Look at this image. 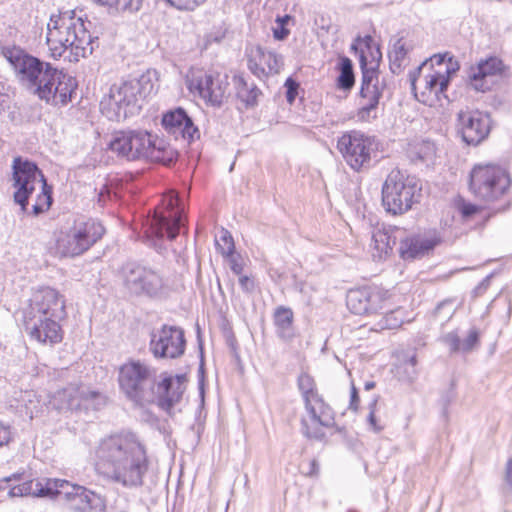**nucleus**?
I'll list each match as a JSON object with an SVG mask.
<instances>
[{
  "label": "nucleus",
  "instance_id": "1",
  "mask_svg": "<svg viewBox=\"0 0 512 512\" xmlns=\"http://www.w3.org/2000/svg\"><path fill=\"white\" fill-rule=\"evenodd\" d=\"M96 456L102 477L126 489L139 488L149 469L147 448L132 432L110 435L101 440Z\"/></svg>",
  "mask_w": 512,
  "mask_h": 512
},
{
  "label": "nucleus",
  "instance_id": "2",
  "mask_svg": "<svg viewBox=\"0 0 512 512\" xmlns=\"http://www.w3.org/2000/svg\"><path fill=\"white\" fill-rule=\"evenodd\" d=\"M93 43L84 20L76 16L75 11L51 15L47 24L46 44L52 58H61L68 50L76 58L86 57L92 54Z\"/></svg>",
  "mask_w": 512,
  "mask_h": 512
},
{
  "label": "nucleus",
  "instance_id": "3",
  "mask_svg": "<svg viewBox=\"0 0 512 512\" xmlns=\"http://www.w3.org/2000/svg\"><path fill=\"white\" fill-rule=\"evenodd\" d=\"M459 69L458 60L449 53L431 56L409 74L415 98L428 106H434L441 97L447 98L445 92L451 77Z\"/></svg>",
  "mask_w": 512,
  "mask_h": 512
},
{
  "label": "nucleus",
  "instance_id": "4",
  "mask_svg": "<svg viewBox=\"0 0 512 512\" xmlns=\"http://www.w3.org/2000/svg\"><path fill=\"white\" fill-rule=\"evenodd\" d=\"M154 92V83L149 74L115 83L100 102L101 113L107 119L119 122L138 114L143 100Z\"/></svg>",
  "mask_w": 512,
  "mask_h": 512
},
{
  "label": "nucleus",
  "instance_id": "5",
  "mask_svg": "<svg viewBox=\"0 0 512 512\" xmlns=\"http://www.w3.org/2000/svg\"><path fill=\"white\" fill-rule=\"evenodd\" d=\"M184 225V209L180 206V199L177 194L169 193L163 197L161 206L155 208L151 216L144 218L142 229L147 241L156 246V242L165 236L174 240Z\"/></svg>",
  "mask_w": 512,
  "mask_h": 512
},
{
  "label": "nucleus",
  "instance_id": "6",
  "mask_svg": "<svg viewBox=\"0 0 512 512\" xmlns=\"http://www.w3.org/2000/svg\"><path fill=\"white\" fill-rule=\"evenodd\" d=\"M118 382L125 396L138 406L155 399V370L139 360H130L119 368Z\"/></svg>",
  "mask_w": 512,
  "mask_h": 512
},
{
  "label": "nucleus",
  "instance_id": "7",
  "mask_svg": "<svg viewBox=\"0 0 512 512\" xmlns=\"http://www.w3.org/2000/svg\"><path fill=\"white\" fill-rule=\"evenodd\" d=\"M421 187L414 177L393 169L382 187V203L386 211L393 215L403 214L419 201Z\"/></svg>",
  "mask_w": 512,
  "mask_h": 512
},
{
  "label": "nucleus",
  "instance_id": "8",
  "mask_svg": "<svg viewBox=\"0 0 512 512\" xmlns=\"http://www.w3.org/2000/svg\"><path fill=\"white\" fill-rule=\"evenodd\" d=\"M119 277L125 293L131 297L158 299L166 294V284L160 273L139 263L124 264Z\"/></svg>",
  "mask_w": 512,
  "mask_h": 512
},
{
  "label": "nucleus",
  "instance_id": "9",
  "mask_svg": "<svg viewBox=\"0 0 512 512\" xmlns=\"http://www.w3.org/2000/svg\"><path fill=\"white\" fill-rule=\"evenodd\" d=\"M105 233L103 225L93 219L76 220L56 240L57 253L63 257H76L89 250Z\"/></svg>",
  "mask_w": 512,
  "mask_h": 512
},
{
  "label": "nucleus",
  "instance_id": "10",
  "mask_svg": "<svg viewBox=\"0 0 512 512\" xmlns=\"http://www.w3.org/2000/svg\"><path fill=\"white\" fill-rule=\"evenodd\" d=\"M510 177L498 165L478 164L469 177V189L473 195L485 202H493L504 196L510 187Z\"/></svg>",
  "mask_w": 512,
  "mask_h": 512
},
{
  "label": "nucleus",
  "instance_id": "11",
  "mask_svg": "<svg viewBox=\"0 0 512 512\" xmlns=\"http://www.w3.org/2000/svg\"><path fill=\"white\" fill-rule=\"evenodd\" d=\"M359 62L362 78L356 116L359 121L369 122L377 117L378 105L386 88V83L384 79H380L377 64L368 66L367 57L363 51L360 54Z\"/></svg>",
  "mask_w": 512,
  "mask_h": 512
},
{
  "label": "nucleus",
  "instance_id": "12",
  "mask_svg": "<svg viewBox=\"0 0 512 512\" xmlns=\"http://www.w3.org/2000/svg\"><path fill=\"white\" fill-rule=\"evenodd\" d=\"M12 180L14 191V201L25 212L28 206V200L35 191L37 185H42L46 180L42 171L36 163L21 156L15 157L12 163Z\"/></svg>",
  "mask_w": 512,
  "mask_h": 512
},
{
  "label": "nucleus",
  "instance_id": "13",
  "mask_svg": "<svg viewBox=\"0 0 512 512\" xmlns=\"http://www.w3.org/2000/svg\"><path fill=\"white\" fill-rule=\"evenodd\" d=\"M50 404L59 411L97 410L105 404V397L85 385L69 384L52 395Z\"/></svg>",
  "mask_w": 512,
  "mask_h": 512
},
{
  "label": "nucleus",
  "instance_id": "14",
  "mask_svg": "<svg viewBox=\"0 0 512 512\" xmlns=\"http://www.w3.org/2000/svg\"><path fill=\"white\" fill-rule=\"evenodd\" d=\"M337 148L347 164L353 170L359 171L370 166L374 141L364 133L353 130L338 139Z\"/></svg>",
  "mask_w": 512,
  "mask_h": 512
},
{
  "label": "nucleus",
  "instance_id": "15",
  "mask_svg": "<svg viewBox=\"0 0 512 512\" xmlns=\"http://www.w3.org/2000/svg\"><path fill=\"white\" fill-rule=\"evenodd\" d=\"M152 141L153 135L147 130H123L114 134L109 148L127 160H146Z\"/></svg>",
  "mask_w": 512,
  "mask_h": 512
},
{
  "label": "nucleus",
  "instance_id": "16",
  "mask_svg": "<svg viewBox=\"0 0 512 512\" xmlns=\"http://www.w3.org/2000/svg\"><path fill=\"white\" fill-rule=\"evenodd\" d=\"M185 348L184 330L178 326L165 324L151 335L150 350L156 358H179L184 354Z\"/></svg>",
  "mask_w": 512,
  "mask_h": 512
},
{
  "label": "nucleus",
  "instance_id": "17",
  "mask_svg": "<svg viewBox=\"0 0 512 512\" xmlns=\"http://www.w3.org/2000/svg\"><path fill=\"white\" fill-rule=\"evenodd\" d=\"M304 407L309 419H301V430L307 438L320 440L324 437L321 427H332L334 425V414L322 396L315 397V402H304Z\"/></svg>",
  "mask_w": 512,
  "mask_h": 512
},
{
  "label": "nucleus",
  "instance_id": "18",
  "mask_svg": "<svg viewBox=\"0 0 512 512\" xmlns=\"http://www.w3.org/2000/svg\"><path fill=\"white\" fill-rule=\"evenodd\" d=\"M457 120L462 139L468 145L480 144L490 133L491 121L487 113L479 110L460 111Z\"/></svg>",
  "mask_w": 512,
  "mask_h": 512
},
{
  "label": "nucleus",
  "instance_id": "19",
  "mask_svg": "<svg viewBox=\"0 0 512 512\" xmlns=\"http://www.w3.org/2000/svg\"><path fill=\"white\" fill-rule=\"evenodd\" d=\"M386 292L377 286L351 289L346 298L348 309L357 315L377 313L387 299Z\"/></svg>",
  "mask_w": 512,
  "mask_h": 512
},
{
  "label": "nucleus",
  "instance_id": "20",
  "mask_svg": "<svg viewBox=\"0 0 512 512\" xmlns=\"http://www.w3.org/2000/svg\"><path fill=\"white\" fill-rule=\"evenodd\" d=\"M187 86L191 92L197 93L212 106L221 105L226 89L218 76L215 77L203 70L191 71L187 76Z\"/></svg>",
  "mask_w": 512,
  "mask_h": 512
},
{
  "label": "nucleus",
  "instance_id": "21",
  "mask_svg": "<svg viewBox=\"0 0 512 512\" xmlns=\"http://www.w3.org/2000/svg\"><path fill=\"white\" fill-rule=\"evenodd\" d=\"M3 53L11 64L19 83L29 89L30 85L34 83L43 61L16 47L7 48Z\"/></svg>",
  "mask_w": 512,
  "mask_h": 512
},
{
  "label": "nucleus",
  "instance_id": "22",
  "mask_svg": "<svg viewBox=\"0 0 512 512\" xmlns=\"http://www.w3.org/2000/svg\"><path fill=\"white\" fill-rule=\"evenodd\" d=\"M503 61L496 56H489L471 65L467 71L468 85L477 92H486L492 86L491 78L504 71Z\"/></svg>",
  "mask_w": 512,
  "mask_h": 512
},
{
  "label": "nucleus",
  "instance_id": "23",
  "mask_svg": "<svg viewBox=\"0 0 512 512\" xmlns=\"http://www.w3.org/2000/svg\"><path fill=\"white\" fill-rule=\"evenodd\" d=\"M29 314L64 318L66 316L64 297L54 288L41 287L30 299Z\"/></svg>",
  "mask_w": 512,
  "mask_h": 512
},
{
  "label": "nucleus",
  "instance_id": "24",
  "mask_svg": "<svg viewBox=\"0 0 512 512\" xmlns=\"http://www.w3.org/2000/svg\"><path fill=\"white\" fill-rule=\"evenodd\" d=\"M246 57L249 70L258 78L278 74L283 66L280 55L259 45L246 48Z\"/></svg>",
  "mask_w": 512,
  "mask_h": 512
},
{
  "label": "nucleus",
  "instance_id": "25",
  "mask_svg": "<svg viewBox=\"0 0 512 512\" xmlns=\"http://www.w3.org/2000/svg\"><path fill=\"white\" fill-rule=\"evenodd\" d=\"M26 320V329L29 331L31 338L40 343L55 344L62 340V330L58 320L62 318H54L51 316H42L30 314Z\"/></svg>",
  "mask_w": 512,
  "mask_h": 512
},
{
  "label": "nucleus",
  "instance_id": "26",
  "mask_svg": "<svg viewBox=\"0 0 512 512\" xmlns=\"http://www.w3.org/2000/svg\"><path fill=\"white\" fill-rule=\"evenodd\" d=\"M162 126L175 139L182 137L185 140L192 141L199 137L198 128L182 108L165 113L162 118Z\"/></svg>",
  "mask_w": 512,
  "mask_h": 512
},
{
  "label": "nucleus",
  "instance_id": "27",
  "mask_svg": "<svg viewBox=\"0 0 512 512\" xmlns=\"http://www.w3.org/2000/svg\"><path fill=\"white\" fill-rule=\"evenodd\" d=\"M185 385L183 377H166L157 385L158 405L164 411L170 410L177 404L184 393Z\"/></svg>",
  "mask_w": 512,
  "mask_h": 512
},
{
  "label": "nucleus",
  "instance_id": "28",
  "mask_svg": "<svg viewBox=\"0 0 512 512\" xmlns=\"http://www.w3.org/2000/svg\"><path fill=\"white\" fill-rule=\"evenodd\" d=\"M437 244L436 238L420 235L407 236L400 242L399 253L404 260H415L429 254Z\"/></svg>",
  "mask_w": 512,
  "mask_h": 512
},
{
  "label": "nucleus",
  "instance_id": "29",
  "mask_svg": "<svg viewBox=\"0 0 512 512\" xmlns=\"http://www.w3.org/2000/svg\"><path fill=\"white\" fill-rule=\"evenodd\" d=\"M76 88V79L59 70L57 78H55V84L51 87V96L49 98H42V100L54 105H66L71 101L72 94Z\"/></svg>",
  "mask_w": 512,
  "mask_h": 512
},
{
  "label": "nucleus",
  "instance_id": "30",
  "mask_svg": "<svg viewBox=\"0 0 512 512\" xmlns=\"http://www.w3.org/2000/svg\"><path fill=\"white\" fill-rule=\"evenodd\" d=\"M58 72L59 70L52 67L50 63L42 62L40 71L36 74V79L30 85L29 90L37 94L40 99L49 98L51 96V87L55 84Z\"/></svg>",
  "mask_w": 512,
  "mask_h": 512
},
{
  "label": "nucleus",
  "instance_id": "31",
  "mask_svg": "<svg viewBox=\"0 0 512 512\" xmlns=\"http://www.w3.org/2000/svg\"><path fill=\"white\" fill-rule=\"evenodd\" d=\"M177 157L178 152L173 147L153 135L152 145H150L146 160L163 165H171L176 161Z\"/></svg>",
  "mask_w": 512,
  "mask_h": 512
},
{
  "label": "nucleus",
  "instance_id": "32",
  "mask_svg": "<svg viewBox=\"0 0 512 512\" xmlns=\"http://www.w3.org/2000/svg\"><path fill=\"white\" fill-rule=\"evenodd\" d=\"M273 319L278 337L285 341L291 340L294 336L292 309L285 306L277 307Z\"/></svg>",
  "mask_w": 512,
  "mask_h": 512
},
{
  "label": "nucleus",
  "instance_id": "33",
  "mask_svg": "<svg viewBox=\"0 0 512 512\" xmlns=\"http://www.w3.org/2000/svg\"><path fill=\"white\" fill-rule=\"evenodd\" d=\"M52 494V489L44 487L40 481H24L21 484L10 486L9 495L11 497L36 496L46 497Z\"/></svg>",
  "mask_w": 512,
  "mask_h": 512
},
{
  "label": "nucleus",
  "instance_id": "34",
  "mask_svg": "<svg viewBox=\"0 0 512 512\" xmlns=\"http://www.w3.org/2000/svg\"><path fill=\"white\" fill-rule=\"evenodd\" d=\"M395 240L391 241V237L386 231L377 229L372 234L370 247L372 256L375 260H382L391 250Z\"/></svg>",
  "mask_w": 512,
  "mask_h": 512
},
{
  "label": "nucleus",
  "instance_id": "35",
  "mask_svg": "<svg viewBox=\"0 0 512 512\" xmlns=\"http://www.w3.org/2000/svg\"><path fill=\"white\" fill-rule=\"evenodd\" d=\"M409 53V47L402 38L397 39L388 52L390 70L393 74H399L405 66V61Z\"/></svg>",
  "mask_w": 512,
  "mask_h": 512
},
{
  "label": "nucleus",
  "instance_id": "36",
  "mask_svg": "<svg viewBox=\"0 0 512 512\" xmlns=\"http://www.w3.org/2000/svg\"><path fill=\"white\" fill-rule=\"evenodd\" d=\"M397 373L401 380L412 383L418 377L416 354L410 353L401 361L397 367Z\"/></svg>",
  "mask_w": 512,
  "mask_h": 512
},
{
  "label": "nucleus",
  "instance_id": "37",
  "mask_svg": "<svg viewBox=\"0 0 512 512\" xmlns=\"http://www.w3.org/2000/svg\"><path fill=\"white\" fill-rule=\"evenodd\" d=\"M237 95L246 106H254L257 104L261 91L255 84H248L247 81L241 78L237 84Z\"/></svg>",
  "mask_w": 512,
  "mask_h": 512
},
{
  "label": "nucleus",
  "instance_id": "38",
  "mask_svg": "<svg viewBox=\"0 0 512 512\" xmlns=\"http://www.w3.org/2000/svg\"><path fill=\"white\" fill-rule=\"evenodd\" d=\"M297 384L303 402H308V404L310 405L311 401L315 402V397L320 396L316 389L315 381L309 374H300L297 380Z\"/></svg>",
  "mask_w": 512,
  "mask_h": 512
},
{
  "label": "nucleus",
  "instance_id": "39",
  "mask_svg": "<svg viewBox=\"0 0 512 512\" xmlns=\"http://www.w3.org/2000/svg\"><path fill=\"white\" fill-rule=\"evenodd\" d=\"M96 494L84 486H77L76 488V499L70 503L72 509L86 512L92 508L93 499Z\"/></svg>",
  "mask_w": 512,
  "mask_h": 512
},
{
  "label": "nucleus",
  "instance_id": "40",
  "mask_svg": "<svg viewBox=\"0 0 512 512\" xmlns=\"http://www.w3.org/2000/svg\"><path fill=\"white\" fill-rule=\"evenodd\" d=\"M52 204V187L43 180L41 185V192L37 195L36 202L32 206V211L35 216L47 211Z\"/></svg>",
  "mask_w": 512,
  "mask_h": 512
},
{
  "label": "nucleus",
  "instance_id": "41",
  "mask_svg": "<svg viewBox=\"0 0 512 512\" xmlns=\"http://www.w3.org/2000/svg\"><path fill=\"white\" fill-rule=\"evenodd\" d=\"M338 87L343 90H350L355 82L352 61L343 57L340 65V75L338 77Z\"/></svg>",
  "mask_w": 512,
  "mask_h": 512
},
{
  "label": "nucleus",
  "instance_id": "42",
  "mask_svg": "<svg viewBox=\"0 0 512 512\" xmlns=\"http://www.w3.org/2000/svg\"><path fill=\"white\" fill-rule=\"evenodd\" d=\"M215 243L217 250L223 256H229L235 250L233 237L231 233L226 229H222L220 231L219 235L216 237Z\"/></svg>",
  "mask_w": 512,
  "mask_h": 512
},
{
  "label": "nucleus",
  "instance_id": "43",
  "mask_svg": "<svg viewBox=\"0 0 512 512\" xmlns=\"http://www.w3.org/2000/svg\"><path fill=\"white\" fill-rule=\"evenodd\" d=\"M143 0H113L109 8L123 14H134L142 7Z\"/></svg>",
  "mask_w": 512,
  "mask_h": 512
},
{
  "label": "nucleus",
  "instance_id": "44",
  "mask_svg": "<svg viewBox=\"0 0 512 512\" xmlns=\"http://www.w3.org/2000/svg\"><path fill=\"white\" fill-rule=\"evenodd\" d=\"M456 308L453 306L452 300H444L435 308V315L441 317L444 321H448L454 315Z\"/></svg>",
  "mask_w": 512,
  "mask_h": 512
},
{
  "label": "nucleus",
  "instance_id": "45",
  "mask_svg": "<svg viewBox=\"0 0 512 512\" xmlns=\"http://www.w3.org/2000/svg\"><path fill=\"white\" fill-rule=\"evenodd\" d=\"M77 484H71L68 481L62 480L59 487L62 489L57 491L58 496L62 497L69 503H72L76 499V488Z\"/></svg>",
  "mask_w": 512,
  "mask_h": 512
},
{
  "label": "nucleus",
  "instance_id": "46",
  "mask_svg": "<svg viewBox=\"0 0 512 512\" xmlns=\"http://www.w3.org/2000/svg\"><path fill=\"white\" fill-rule=\"evenodd\" d=\"M171 6L179 10L192 11L206 0H166Z\"/></svg>",
  "mask_w": 512,
  "mask_h": 512
},
{
  "label": "nucleus",
  "instance_id": "47",
  "mask_svg": "<svg viewBox=\"0 0 512 512\" xmlns=\"http://www.w3.org/2000/svg\"><path fill=\"white\" fill-rule=\"evenodd\" d=\"M479 333L476 329H471L468 336L462 341V351H471L478 343Z\"/></svg>",
  "mask_w": 512,
  "mask_h": 512
},
{
  "label": "nucleus",
  "instance_id": "48",
  "mask_svg": "<svg viewBox=\"0 0 512 512\" xmlns=\"http://www.w3.org/2000/svg\"><path fill=\"white\" fill-rule=\"evenodd\" d=\"M375 406H376V400H374L370 404V413L368 415L367 421H368L370 429L373 430L374 432L378 433L383 430L384 426L378 422V420L375 416V412H374Z\"/></svg>",
  "mask_w": 512,
  "mask_h": 512
},
{
  "label": "nucleus",
  "instance_id": "49",
  "mask_svg": "<svg viewBox=\"0 0 512 512\" xmlns=\"http://www.w3.org/2000/svg\"><path fill=\"white\" fill-rule=\"evenodd\" d=\"M445 342L450 347L452 352L462 351V341L455 333H448L445 336Z\"/></svg>",
  "mask_w": 512,
  "mask_h": 512
},
{
  "label": "nucleus",
  "instance_id": "50",
  "mask_svg": "<svg viewBox=\"0 0 512 512\" xmlns=\"http://www.w3.org/2000/svg\"><path fill=\"white\" fill-rule=\"evenodd\" d=\"M286 98L289 103H292L297 95L298 83L291 78H288L285 82Z\"/></svg>",
  "mask_w": 512,
  "mask_h": 512
},
{
  "label": "nucleus",
  "instance_id": "51",
  "mask_svg": "<svg viewBox=\"0 0 512 512\" xmlns=\"http://www.w3.org/2000/svg\"><path fill=\"white\" fill-rule=\"evenodd\" d=\"M505 491L512 494V458H510L504 469Z\"/></svg>",
  "mask_w": 512,
  "mask_h": 512
},
{
  "label": "nucleus",
  "instance_id": "52",
  "mask_svg": "<svg viewBox=\"0 0 512 512\" xmlns=\"http://www.w3.org/2000/svg\"><path fill=\"white\" fill-rule=\"evenodd\" d=\"M12 439L11 427L0 422V447L7 445Z\"/></svg>",
  "mask_w": 512,
  "mask_h": 512
},
{
  "label": "nucleus",
  "instance_id": "53",
  "mask_svg": "<svg viewBox=\"0 0 512 512\" xmlns=\"http://www.w3.org/2000/svg\"><path fill=\"white\" fill-rule=\"evenodd\" d=\"M226 257L229 259V265H230V268L233 271V273H235L236 275L242 274L243 265L240 261V256L235 255L233 252L231 255L226 256Z\"/></svg>",
  "mask_w": 512,
  "mask_h": 512
},
{
  "label": "nucleus",
  "instance_id": "54",
  "mask_svg": "<svg viewBox=\"0 0 512 512\" xmlns=\"http://www.w3.org/2000/svg\"><path fill=\"white\" fill-rule=\"evenodd\" d=\"M11 102L10 95L6 92L5 85L0 83V112L9 108Z\"/></svg>",
  "mask_w": 512,
  "mask_h": 512
},
{
  "label": "nucleus",
  "instance_id": "55",
  "mask_svg": "<svg viewBox=\"0 0 512 512\" xmlns=\"http://www.w3.org/2000/svg\"><path fill=\"white\" fill-rule=\"evenodd\" d=\"M239 284L241 289L246 293H251L254 290V281L246 275H239Z\"/></svg>",
  "mask_w": 512,
  "mask_h": 512
},
{
  "label": "nucleus",
  "instance_id": "56",
  "mask_svg": "<svg viewBox=\"0 0 512 512\" xmlns=\"http://www.w3.org/2000/svg\"><path fill=\"white\" fill-rule=\"evenodd\" d=\"M491 276L485 277L473 290V294L475 297L481 296L490 285Z\"/></svg>",
  "mask_w": 512,
  "mask_h": 512
},
{
  "label": "nucleus",
  "instance_id": "57",
  "mask_svg": "<svg viewBox=\"0 0 512 512\" xmlns=\"http://www.w3.org/2000/svg\"><path fill=\"white\" fill-rule=\"evenodd\" d=\"M359 395L355 385L352 383L349 408L356 411L359 407Z\"/></svg>",
  "mask_w": 512,
  "mask_h": 512
},
{
  "label": "nucleus",
  "instance_id": "58",
  "mask_svg": "<svg viewBox=\"0 0 512 512\" xmlns=\"http://www.w3.org/2000/svg\"><path fill=\"white\" fill-rule=\"evenodd\" d=\"M274 38L277 40H284L289 35V30L283 26V22L278 24L276 28L273 29Z\"/></svg>",
  "mask_w": 512,
  "mask_h": 512
},
{
  "label": "nucleus",
  "instance_id": "59",
  "mask_svg": "<svg viewBox=\"0 0 512 512\" xmlns=\"http://www.w3.org/2000/svg\"><path fill=\"white\" fill-rule=\"evenodd\" d=\"M111 197V191L104 186L98 194V202L104 204Z\"/></svg>",
  "mask_w": 512,
  "mask_h": 512
},
{
  "label": "nucleus",
  "instance_id": "60",
  "mask_svg": "<svg viewBox=\"0 0 512 512\" xmlns=\"http://www.w3.org/2000/svg\"><path fill=\"white\" fill-rule=\"evenodd\" d=\"M318 474H319V464H318L317 460L313 459L310 462V469L307 472V475L313 477V476H317Z\"/></svg>",
  "mask_w": 512,
  "mask_h": 512
},
{
  "label": "nucleus",
  "instance_id": "61",
  "mask_svg": "<svg viewBox=\"0 0 512 512\" xmlns=\"http://www.w3.org/2000/svg\"><path fill=\"white\" fill-rule=\"evenodd\" d=\"M361 44H363L368 50L372 49L373 38L371 36H365L364 38L357 39Z\"/></svg>",
  "mask_w": 512,
  "mask_h": 512
},
{
  "label": "nucleus",
  "instance_id": "62",
  "mask_svg": "<svg viewBox=\"0 0 512 512\" xmlns=\"http://www.w3.org/2000/svg\"><path fill=\"white\" fill-rule=\"evenodd\" d=\"M476 210H477V209H476V206H475V205H473V204H468V205H465V206L463 207L462 212H463V214H464L465 216H470V215L474 214V213L476 212Z\"/></svg>",
  "mask_w": 512,
  "mask_h": 512
},
{
  "label": "nucleus",
  "instance_id": "63",
  "mask_svg": "<svg viewBox=\"0 0 512 512\" xmlns=\"http://www.w3.org/2000/svg\"><path fill=\"white\" fill-rule=\"evenodd\" d=\"M23 474L21 473H14L9 477H5L2 479L3 482L10 483L12 481H18L22 479Z\"/></svg>",
  "mask_w": 512,
  "mask_h": 512
},
{
  "label": "nucleus",
  "instance_id": "64",
  "mask_svg": "<svg viewBox=\"0 0 512 512\" xmlns=\"http://www.w3.org/2000/svg\"><path fill=\"white\" fill-rule=\"evenodd\" d=\"M93 1L101 6H107V7H110V5L113 3V0H93Z\"/></svg>",
  "mask_w": 512,
  "mask_h": 512
}]
</instances>
